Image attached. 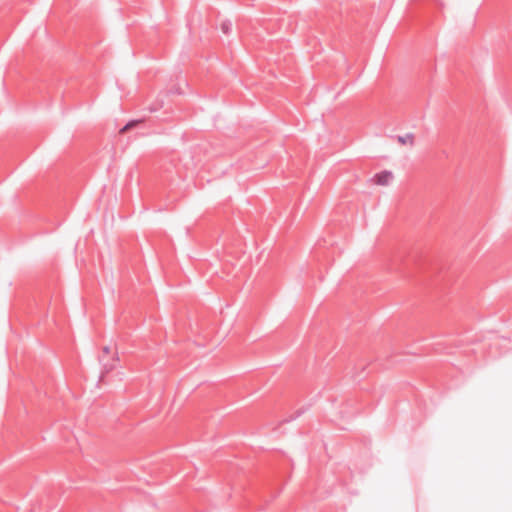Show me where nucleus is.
I'll return each mask as SVG.
<instances>
[{
  "instance_id": "nucleus-1",
  "label": "nucleus",
  "mask_w": 512,
  "mask_h": 512,
  "mask_svg": "<svg viewBox=\"0 0 512 512\" xmlns=\"http://www.w3.org/2000/svg\"><path fill=\"white\" fill-rule=\"evenodd\" d=\"M393 179V174L390 171H382L374 176V180L378 185H388Z\"/></svg>"
},
{
  "instance_id": "nucleus-2",
  "label": "nucleus",
  "mask_w": 512,
  "mask_h": 512,
  "mask_svg": "<svg viewBox=\"0 0 512 512\" xmlns=\"http://www.w3.org/2000/svg\"><path fill=\"white\" fill-rule=\"evenodd\" d=\"M396 138H397V141L401 145H406V144H409L410 146L414 145V135L412 133H407L402 136H397Z\"/></svg>"
},
{
  "instance_id": "nucleus-3",
  "label": "nucleus",
  "mask_w": 512,
  "mask_h": 512,
  "mask_svg": "<svg viewBox=\"0 0 512 512\" xmlns=\"http://www.w3.org/2000/svg\"><path fill=\"white\" fill-rule=\"evenodd\" d=\"M109 353H110V348L109 347H104L103 348V355L100 357V361L103 362V368L105 370V373H108L109 371H111V370H113L115 368L114 364H108V363L104 362V358L106 356H108Z\"/></svg>"
},
{
  "instance_id": "nucleus-4",
  "label": "nucleus",
  "mask_w": 512,
  "mask_h": 512,
  "mask_svg": "<svg viewBox=\"0 0 512 512\" xmlns=\"http://www.w3.org/2000/svg\"><path fill=\"white\" fill-rule=\"evenodd\" d=\"M221 30L224 34H229L232 30V23L230 21H224L221 24Z\"/></svg>"
},
{
  "instance_id": "nucleus-5",
  "label": "nucleus",
  "mask_w": 512,
  "mask_h": 512,
  "mask_svg": "<svg viewBox=\"0 0 512 512\" xmlns=\"http://www.w3.org/2000/svg\"><path fill=\"white\" fill-rule=\"evenodd\" d=\"M138 123H139V121H137V120H132V121L128 122L124 127H122L120 129V133H125L129 129L135 127Z\"/></svg>"
}]
</instances>
